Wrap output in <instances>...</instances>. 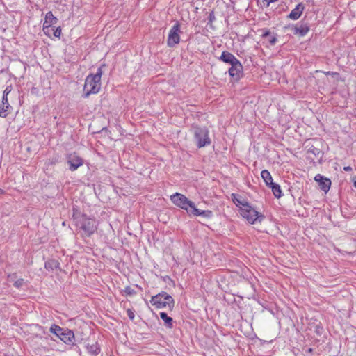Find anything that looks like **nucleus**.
Returning a JSON list of instances; mask_svg holds the SVG:
<instances>
[{
	"label": "nucleus",
	"instance_id": "1",
	"mask_svg": "<svg viewBox=\"0 0 356 356\" xmlns=\"http://www.w3.org/2000/svg\"><path fill=\"white\" fill-rule=\"evenodd\" d=\"M103 67H105V64L102 65L97 69L96 74H90L86 76L83 89L84 97L88 98L91 95L99 92L102 87L101 79Z\"/></svg>",
	"mask_w": 356,
	"mask_h": 356
},
{
	"label": "nucleus",
	"instance_id": "2",
	"mask_svg": "<svg viewBox=\"0 0 356 356\" xmlns=\"http://www.w3.org/2000/svg\"><path fill=\"white\" fill-rule=\"evenodd\" d=\"M172 202L177 207L186 210V211L191 213L193 215L204 216L205 211H200L195 207V204L189 200L184 195L175 193L170 197Z\"/></svg>",
	"mask_w": 356,
	"mask_h": 356
},
{
	"label": "nucleus",
	"instance_id": "3",
	"mask_svg": "<svg viewBox=\"0 0 356 356\" xmlns=\"http://www.w3.org/2000/svg\"><path fill=\"white\" fill-rule=\"evenodd\" d=\"M150 303L157 309L168 308L172 311L175 306L174 299L165 291L153 296L150 300Z\"/></svg>",
	"mask_w": 356,
	"mask_h": 356
},
{
	"label": "nucleus",
	"instance_id": "4",
	"mask_svg": "<svg viewBox=\"0 0 356 356\" xmlns=\"http://www.w3.org/2000/svg\"><path fill=\"white\" fill-rule=\"evenodd\" d=\"M77 226L83 231V236L90 237L97 230V224L94 218L82 214L76 222Z\"/></svg>",
	"mask_w": 356,
	"mask_h": 356
},
{
	"label": "nucleus",
	"instance_id": "5",
	"mask_svg": "<svg viewBox=\"0 0 356 356\" xmlns=\"http://www.w3.org/2000/svg\"><path fill=\"white\" fill-rule=\"evenodd\" d=\"M239 213L243 219L251 225L256 223L257 221L261 222L264 219V216L257 211L249 202L242 207Z\"/></svg>",
	"mask_w": 356,
	"mask_h": 356
},
{
	"label": "nucleus",
	"instance_id": "6",
	"mask_svg": "<svg viewBox=\"0 0 356 356\" xmlns=\"http://www.w3.org/2000/svg\"><path fill=\"white\" fill-rule=\"evenodd\" d=\"M209 130L205 127H197L194 130V136L198 148L210 145Z\"/></svg>",
	"mask_w": 356,
	"mask_h": 356
},
{
	"label": "nucleus",
	"instance_id": "7",
	"mask_svg": "<svg viewBox=\"0 0 356 356\" xmlns=\"http://www.w3.org/2000/svg\"><path fill=\"white\" fill-rule=\"evenodd\" d=\"M180 24L179 22H177L168 33L167 45L169 47H174L180 42Z\"/></svg>",
	"mask_w": 356,
	"mask_h": 356
},
{
	"label": "nucleus",
	"instance_id": "8",
	"mask_svg": "<svg viewBox=\"0 0 356 356\" xmlns=\"http://www.w3.org/2000/svg\"><path fill=\"white\" fill-rule=\"evenodd\" d=\"M11 86H7L3 91L1 103L0 104V117L6 118L10 112L12 107L8 100V95L11 92Z\"/></svg>",
	"mask_w": 356,
	"mask_h": 356
},
{
	"label": "nucleus",
	"instance_id": "9",
	"mask_svg": "<svg viewBox=\"0 0 356 356\" xmlns=\"http://www.w3.org/2000/svg\"><path fill=\"white\" fill-rule=\"evenodd\" d=\"M67 161L70 165L69 168L71 171H75L83 165V159L75 152L67 155Z\"/></svg>",
	"mask_w": 356,
	"mask_h": 356
},
{
	"label": "nucleus",
	"instance_id": "10",
	"mask_svg": "<svg viewBox=\"0 0 356 356\" xmlns=\"http://www.w3.org/2000/svg\"><path fill=\"white\" fill-rule=\"evenodd\" d=\"M58 21V19L53 15L52 12L49 11L46 13L42 24V31L45 35H49L50 26L56 24Z\"/></svg>",
	"mask_w": 356,
	"mask_h": 356
},
{
	"label": "nucleus",
	"instance_id": "11",
	"mask_svg": "<svg viewBox=\"0 0 356 356\" xmlns=\"http://www.w3.org/2000/svg\"><path fill=\"white\" fill-rule=\"evenodd\" d=\"M229 69V74L234 81H238L243 74V66L239 60L231 65Z\"/></svg>",
	"mask_w": 356,
	"mask_h": 356
},
{
	"label": "nucleus",
	"instance_id": "12",
	"mask_svg": "<svg viewBox=\"0 0 356 356\" xmlns=\"http://www.w3.org/2000/svg\"><path fill=\"white\" fill-rule=\"evenodd\" d=\"M314 180L318 183L321 189L325 193L329 191L331 186V180L330 179L323 177L321 174H317L314 177Z\"/></svg>",
	"mask_w": 356,
	"mask_h": 356
},
{
	"label": "nucleus",
	"instance_id": "13",
	"mask_svg": "<svg viewBox=\"0 0 356 356\" xmlns=\"http://www.w3.org/2000/svg\"><path fill=\"white\" fill-rule=\"evenodd\" d=\"M59 338L66 344L72 343L74 340V334L72 330L66 329L64 330Z\"/></svg>",
	"mask_w": 356,
	"mask_h": 356
},
{
	"label": "nucleus",
	"instance_id": "14",
	"mask_svg": "<svg viewBox=\"0 0 356 356\" xmlns=\"http://www.w3.org/2000/svg\"><path fill=\"white\" fill-rule=\"evenodd\" d=\"M305 9V6L302 3H298L294 9L291 10L289 15V18L293 20H296L300 18L302 15Z\"/></svg>",
	"mask_w": 356,
	"mask_h": 356
},
{
	"label": "nucleus",
	"instance_id": "15",
	"mask_svg": "<svg viewBox=\"0 0 356 356\" xmlns=\"http://www.w3.org/2000/svg\"><path fill=\"white\" fill-rule=\"evenodd\" d=\"M220 59L231 65L238 60L232 54L226 51L222 53Z\"/></svg>",
	"mask_w": 356,
	"mask_h": 356
},
{
	"label": "nucleus",
	"instance_id": "16",
	"mask_svg": "<svg viewBox=\"0 0 356 356\" xmlns=\"http://www.w3.org/2000/svg\"><path fill=\"white\" fill-rule=\"evenodd\" d=\"M309 31V27L307 24L296 25L294 27V34L299 36H305Z\"/></svg>",
	"mask_w": 356,
	"mask_h": 356
},
{
	"label": "nucleus",
	"instance_id": "17",
	"mask_svg": "<svg viewBox=\"0 0 356 356\" xmlns=\"http://www.w3.org/2000/svg\"><path fill=\"white\" fill-rule=\"evenodd\" d=\"M261 177L268 187L274 183L270 172L267 170H264L261 171Z\"/></svg>",
	"mask_w": 356,
	"mask_h": 356
},
{
	"label": "nucleus",
	"instance_id": "18",
	"mask_svg": "<svg viewBox=\"0 0 356 356\" xmlns=\"http://www.w3.org/2000/svg\"><path fill=\"white\" fill-rule=\"evenodd\" d=\"M159 315L163 321L165 327L169 329H172L173 327V319L163 312H160Z\"/></svg>",
	"mask_w": 356,
	"mask_h": 356
},
{
	"label": "nucleus",
	"instance_id": "19",
	"mask_svg": "<svg viewBox=\"0 0 356 356\" xmlns=\"http://www.w3.org/2000/svg\"><path fill=\"white\" fill-rule=\"evenodd\" d=\"M232 197L234 203L238 208L239 211H241V209H242V207H243V206L246 205L248 203L246 200H243L241 197L234 193L232 195Z\"/></svg>",
	"mask_w": 356,
	"mask_h": 356
},
{
	"label": "nucleus",
	"instance_id": "20",
	"mask_svg": "<svg viewBox=\"0 0 356 356\" xmlns=\"http://www.w3.org/2000/svg\"><path fill=\"white\" fill-rule=\"evenodd\" d=\"M49 35H47L49 38H52V36L60 38L61 35V28L60 26H56L55 25L50 26Z\"/></svg>",
	"mask_w": 356,
	"mask_h": 356
},
{
	"label": "nucleus",
	"instance_id": "21",
	"mask_svg": "<svg viewBox=\"0 0 356 356\" xmlns=\"http://www.w3.org/2000/svg\"><path fill=\"white\" fill-rule=\"evenodd\" d=\"M269 188H271L272 192L276 198L281 197V196L282 195V192L279 184L273 183L272 185L269 186Z\"/></svg>",
	"mask_w": 356,
	"mask_h": 356
},
{
	"label": "nucleus",
	"instance_id": "22",
	"mask_svg": "<svg viewBox=\"0 0 356 356\" xmlns=\"http://www.w3.org/2000/svg\"><path fill=\"white\" fill-rule=\"evenodd\" d=\"M261 36L263 38H267L269 36L268 42L271 44L274 45L277 42V37L275 35H270V31L268 30H262Z\"/></svg>",
	"mask_w": 356,
	"mask_h": 356
},
{
	"label": "nucleus",
	"instance_id": "23",
	"mask_svg": "<svg viewBox=\"0 0 356 356\" xmlns=\"http://www.w3.org/2000/svg\"><path fill=\"white\" fill-rule=\"evenodd\" d=\"M64 330L57 325H52L50 327V332L55 334L57 337H60Z\"/></svg>",
	"mask_w": 356,
	"mask_h": 356
},
{
	"label": "nucleus",
	"instance_id": "24",
	"mask_svg": "<svg viewBox=\"0 0 356 356\" xmlns=\"http://www.w3.org/2000/svg\"><path fill=\"white\" fill-rule=\"evenodd\" d=\"M122 293L125 296H132L136 294V291L133 288L128 286L125 287Z\"/></svg>",
	"mask_w": 356,
	"mask_h": 356
},
{
	"label": "nucleus",
	"instance_id": "25",
	"mask_svg": "<svg viewBox=\"0 0 356 356\" xmlns=\"http://www.w3.org/2000/svg\"><path fill=\"white\" fill-rule=\"evenodd\" d=\"M127 316H129V319L131 321H134V318H135V314H134V312L131 309H127Z\"/></svg>",
	"mask_w": 356,
	"mask_h": 356
},
{
	"label": "nucleus",
	"instance_id": "26",
	"mask_svg": "<svg viewBox=\"0 0 356 356\" xmlns=\"http://www.w3.org/2000/svg\"><path fill=\"white\" fill-rule=\"evenodd\" d=\"M325 74H326V75H329V74L336 75V74H338L336 73V72H325Z\"/></svg>",
	"mask_w": 356,
	"mask_h": 356
},
{
	"label": "nucleus",
	"instance_id": "27",
	"mask_svg": "<svg viewBox=\"0 0 356 356\" xmlns=\"http://www.w3.org/2000/svg\"><path fill=\"white\" fill-rule=\"evenodd\" d=\"M343 170H344L345 171H350V170H352V168H351V167H350V166H346V167H344V168H343Z\"/></svg>",
	"mask_w": 356,
	"mask_h": 356
},
{
	"label": "nucleus",
	"instance_id": "28",
	"mask_svg": "<svg viewBox=\"0 0 356 356\" xmlns=\"http://www.w3.org/2000/svg\"><path fill=\"white\" fill-rule=\"evenodd\" d=\"M5 194V191L3 189L0 188V195Z\"/></svg>",
	"mask_w": 356,
	"mask_h": 356
}]
</instances>
